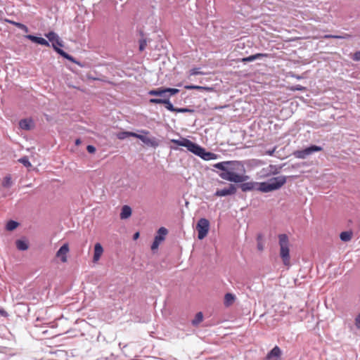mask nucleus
Masks as SVG:
<instances>
[{"mask_svg": "<svg viewBox=\"0 0 360 360\" xmlns=\"http://www.w3.org/2000/svg\"><path fill=\"white\" fill-rule=\"evenodd\" d=\"M214 167L221 170L219 176L226 181L241 183L247 181L249 176L245 175L244 165L239 161H224L215 164Z\"/></svg>", "mask_w": 360, "mask_h": 360, "instance_id": "nucleus-1", "label": "nucleus"}, {"mask_svg": "<svg viewBox=\"0 0 360 360\" xmlns=\"http://www.w3.org/2000/svg\"><path fill=\"white\" fill-rule=\"evenodd\" d=\"M171 141L177 146L186 147L188 150L204 160H216L218 157L217 154L206 151L202 147L186 138H183L181 140L172 139Z\"/></svg>", "mask_w": 360, "mask_h": 360, "instance_id": "nucleus-2", "label": "nucleus"}, {"mask_svg": "<svg viewBox=\"0 0 360 360\" xmlns=\"http://www.w3.org/2000/svg\"><path fill=\"white\" fill-rule=\"evenodd\" d=\"M286 183L285 176H279L270 179L266 182L257 183V190L263 193H268L277 190Z\"/></svg>", "mask_w": 360, "mask_h": 360, "instance_id": "nucleus-3", "label": "nucleus"}, {"mask_svg": "<svg viewBox=\"0 0 360 360\" xmlns=\"http://www.w3.org/2000/svg\"><path fill=\"white\" fill-rule=\"evenodd\" d=\"M279 246H280V256L282 259L283 264L286 266L290 265V256L289 248V239L288 236L283 233L278 235Z\"/></svg>", "mask_w": 360, "mask_h": 360, "instance_id": "nucleus-4", "label": "nucleus"}, {"mask_svg": "<svg viewBox=\"0 0 360 360\" xmlns=\"http://www.w3.org/2000/svg\"><path fill=\"white\" fill-rule=\"evenodd\" d=\"M46 37L49 39V40L52 43V46L55 49V51L59 53L60 56L64 57L65 58L75 62V60L72 56L63 51L60 49V47L63 46V43L60 40L59 37L54 32H49L46 34Z\"/></svg>", "mask_w": 360, "mask_h": 360, "instance_id": "nucleus-5", "label": "nucleus"}, {"mask_svg": "<svg viewBox=\"0 0 360 360\" xmlns=\"http://www.w3.org/2000/svg\"><path fill=\"white\" fill-rule=\"evenodd\" d=\"M149 102L153 104H164L165 108L173 112H190L193 113L195 110L193 109L188 108H175L170 102L169 99H150Z\"/></svg>", "mask_w": 360, "mask_h": 360, "instance_id": "nucleus-6", "label": "nucleus"}, {"mask_svg": "<svg viewBox=\"0 0 360 360\" xmlns=\"http://www.w3.org/2000/svg\"><path fill=\"white\" fill-rule=\"evenodd\" d=\"M179 92V89L175 88H164L160 87L155 89L150 90L148 94L150 96H162V99L168 98L173 95Z\"/></svg>", "mask_w": 360, "mask_h": 360, "instance_id": "nucleus-7", "label": "nucleus"}, {"mask_svg": "<svg viewBox=\"0 0 360 360\" xmlns=\"http://www.w3.org/2000/svg\"><path fill=\"white\" fill-rule=\"evenodd\" d=\"M210 229V222L207 219L201 218L197 223L196 230L198 231V238L199 240L205 238Z\"/></svg>", "mask_w": 360, "mask_h": 360, "instance_id": "nucleus-8", "label": "nucleus"}, {"mask_svg": "<svg viewBox=\"0 0 360 360\" xmlns=\"http://www.w3.org/2000/svg\"><path fill=\"white\" fill-rule=\"evenodd\" d=\"M323 148L318 146H311L303 150H297L293 152L292 155L296 158L305 159L313 153L321 151Z\"/></svg>", "mask_w": 360, "mask_h": 360, "instance_id": "nucleus-9", "label": "nucleus"}, {"mask_svg": "<svg viewBox=\"0 0 360 360\" xmlns=\"http://www.w3.org/2000/svg\"><path fill=\"white\" fill-rule=\"evenodd\" d=\"M141 132L143 134H135V135H133V137L137 138L140 139L143 143L146 144L147 146L156 148L158 146L159 143L157 141V139L155 137H148L145 135H147L149 134L148 131L146 130H141Z\"/></svg>", "mask_w": 360, "mask_h": 360, "instance_id": "nucleus-10", "label": "nucleus"}, {"mask_svg": "<svg viewBox=\"0 0 360 360\" xmlns=\"http://www.w3.org/2000/svg\"><path fill=\"white\" fill-rule=\"evenodd\" d=\"M158 233V235L155 236V240L151 245V250L153 251L158 249L160 243L164 240L165 236L167 234V230L164 227H161L159 229Z\"/></svg>", "mask_w": 360, "mask_h": 360, "instance_id": "nucleus-11", "label": "nucleus"}, {"mask_svg": "<svg viewBox=\"0 0 360 360\" xmlns=\"http://www.w3.org/2000/svg\"><path fill=\"white\" fill-rule=\"evenodd\" d=\"M69 252V245L68 243H65L57 251L56 256L60 259L61 262L66 263L68 262V255Z\"/></svg>", "mask_w": 360, "mask_h": 360, "instance_id": "nucleus-12", "label": "nucleus"}, {"mask_svg": "<svg viewBox=\"0 0 360 360\" xmlns=\"http://www.w3.org/2000/svg\"><path fill=\"white\" fill-rule=\"evenodd\" d=\"M236 192V188L233 184H229L228 188H225L224 189L217 190L215 193L216 196H226L229 195H233Z\"/></svg>", "mask_w": 360, "mask_h": 360, "instance_id": "nucleus-13", "label": "nucleus"}, {"mask_svg": "<svg viewBox=\"0 0 360 360\" xmlns=\"http://www.w3.org/2000/svg\"><path fill=\"white\" fill-rule=\"evenodd\" d=\"M282 352L278 346H275L266 355V360H278Z\"/></svg>", "mask_w": 360, "mask_h": 360, "instance_id": "nucleus-14", "label": "nucleus"}, {"mask_svg": "<svg viewBox=\"0 0 360 360\" xmlns=\"http://www.w3.org/2000/svg\"><path fill=\"white\" fill-rule=\"evenodd\" d=\"M103 253V248L102 245L97 243L94 245V257H93V262L94 263H96L100 259L101 255Z\"/></svg>", "mask_w": 360, "mask_h": 360, "instance_id": "nucleus-15", "label": "nucleus"}, {"mask_svg": "<svg viewBox=\"0 0 360 360\" xmlns=\"http://www.w3.org/2000/svg\"><path fill=\"white\" fill-rule=\"evenodd\" d=\"M19 127L22 129L30 130L34 128V124L32 119H23L19 122Z\"/></svg>", "mask_w": 360, "mask_h": 360, "instance_id": "nucleus-16", "label": "nucleus"}, {"mask_svg": "<svg viewBox=\"0 0 360 360\" xmlns=\"http://www.w3.org/2000/svg\"><path fill=\"white\" fill-rule=\"evenodd\" d=\"M25 37L31 40L32 42H34V43H37V44H39L41 45H44L46 46H49V41L42 37H35V36H33L31 34L25 35Z\"/></svg>", "mask_w": 360, "mask_h": 360, "instance_id": "nucleus-17", "label": "nucleus"}, {"mask_svg": "<svg viewBox=\"0 0 360 360\" xmlns=\"http://www.w3.org/2000/svg\"><path fill=\"white\" fill-rule=\"evenodd\" d=\"M242 184L240 185V188L244 192L250 191L252 190H257V182H241Z\"/></svg>", "mask_w": 360, "mask_h": 360, "instance_id": "nucleus-18", "label": "nucleus"}, {"mask_svg": "<svg viewBox=\"0 0 360 360\" xmlns=\"http://www.w3.org/2000/svg\"><path fill=\"white\" fill-rule=\"evenodd\" d=\"M236 300V297L235 295L231 292L226 293L224 299V304L226 307H229L233 304Z\"/></svg>", "mask_w": 360, "mask_h": 360, "instance_id": "nucleus-19", "label": "nucleus"}, {"mask_svg": "<svg viewBox=\"0 0 360 360\" xmlns=\"http://www.w3.org/2000/svg\"><path fill=\"white\" fill-rule=\"evenodd\" d=\"M269 54L268 53H256L255 55H251L248 57H246V58H242V61L243 62H251V61H253L256 59H259V58H267L269 57Z\"/></svg>", "mask_w": 360, "mask_h": 360, "instance_id": "nucleus-20", "label": "nucleus"}, {"mask_svg": "<svg viewBox=\"0 0 360 360\" xmlns=\"http://www.w3.org/2000/svg\"><path fill=\"white\" fill-rule=\"evenodd\" d=\"M131 215V209L128 205H124L122 207L120 218L122 219H125L129 218Z\"/></svg>", "mask_w": 360, "mask_h": 360, "instance_id": "nucleus-21", "label": "nucleus"}, {"mask_svg": "<svg viewBox=\"0 0 360 360\" xmlns=\"http://www.w3.org/2000/svg\"><path fill=\"white\" fill-rule=\"evenodd\" d=\"M184 88L186 89H188V90H191V89H197V90H200V91H208V92H211L214 90V89L212 87H209V86H198V85H186L184 86Z\"/></svg>", "mask_w": 360, "mask_h": 360, "instance_id": "nucleus-22", "label": "nucleus"}, {"mask_svg": "<svg viewBox=\"0 0 360 360\" xmlns=\"http://www.w3.org/2000/svg\"><path fill=\"white\" fill-rule=\"evenodd\" d=\"M15 245L19 250H26L29 248L27 243L22 240H16Z\"/></svg>", "mask_w": 360, "mask_h": 360, "instance_id": "nucleus-23", "label": "nucleus"}, {"mask_svg": "<svg viewBox=\"0 0 360 360\" xmlns=\"http://www.w3.org/2000/svg\"><path fill=\"white\" fill-rule=\"evenodd\" d=\"M352 233L350 231H343L340 233V238L342 241H349L352 239Z\"/></svg>", "mask_w": 360, "mask_h": 360, "instance_id": "nucleus-24", "label": "nucleus"}, {"mask_svg": "<svg viewBox=\"0 0 360 360\" xmlns=\"http://www.w3.org/2000/svg\"><path fill=\"white\" fill-rule=\"evenodd\" d=\"M203 320V314L202 312H198L195 316V318L192 321V324L193 326H197L200 323H201Z\"/></svg>", "mask_w": 360, "mask_h": 360, "instance_id": "nucleus-25", "label": "nucleus"}, {"mask_svg": "<svg viewBox=\"0 0 360 360\" xmlns=\"http://www.w3.org/2000/svg\"><path fill=\"white\" fill-rule=\"evenodd\" d=\"M12 179L11 175L6 176L2 181V186L4 188H10L12 185Z\"/></svg>", "mask_w": 360, "mask_h": 360, "instance_id": "nucleus-26", "label": "nucleus"}, {"mask_svg": "<svg viewBox=\"0 0 360 360\" xmlns=\"http://www.w3.org/2000/svg\"><path fill=\"white\" fill-rule=\"evenodd\" d=\"M349 37H351V35L349 34H345L343 36L333 34H326L323 36L324 39H347Z\"/></svg>", "mask_w": 360, "mask_h": 360, "instance_id": "nucleus-27", "label": "nucleus"}, {"mask_svg": "<svg viewBox=\"0 0 360 360\" xmlns=\"http://www.w3.org/2000/svg\"><path fill=\"white\" fill-rule=\"evenodd\" d=\"M135 132H131V131H123V132H120L119 134H117V137L119 139H124L127 137H129V136H132L133 137V135H135Z\"/></svg>", "mask_w": 360, "mask_h": 360, "instance_id": "nucleus-28", "label": "nucleus"}, {"mask_svg": "<svg viewBox=\"0 0 360 360\" xmlns=\"http://www.w3.org/2000/svg\"><path fill=\"white\" fill-rule=\"evenodd\" d=\"M18 226V222L13 221V220H10L6 224V230H8V231H13V230L15 229Z\"/></svg>", "mask_w": 360, "mask_h": 360, "instance_id": "nucleus-29", "label": "nucleus"}, {"mask_svg": "<svg viewBox=\"0 0 360 360\" xmlns=\"http://www.w3.org/2000/svg\"><path fill=\"white\" fill-rule=\"evenodd\" d=\"M18 161L26 167H32V164L29 161V159L27 156L21 158L20 159L18 160Z\"/></svg>", "mask_w": 360, "mask_h": 360, "instance_id": "nucleus-30", "label": "nucleus"}, {"mask_svg": "<svg viewBox=\"0 0 360 360\" xmlns=\"http://www.w3.org/2000/svg\"><path fill=\"white\" fill-rule=\"evenodd\" d=\"M257 249L259 251H262L264 250V245L262 242V236H259L257 238Z\"/></svg>", "mask_w": 360, "mask_h": 360, "instance_id": "nucleus-31", "label": "nucleus"}, {"mask_svg": "<svg viewBox=\"0 0 360 360\" xmlns=\"http://www.w3.org/2000/svg\"><path fill=\"white\" fill-rule=\"evenodd\" d=\"M146 45H147V42H146V39L140 40V41H139V50H140V51H143L145 49Z\"/></svg>", "mask_w": 360, "mask_h": 360, "instance_id": "nucleus-32", "label": "nucleus"}, {"mask_svg": "<svg viewBox=\"0 0 360 360\" xmlns=\"http://www.w3.org/2000/svg\"><path fill=\"white\" fill-rule=\"evenodd\" d=\"M204 75L202 72L198 70V68H193L190 70V75Z\"/></svg>", "mask_w": 360, "mask_h": 360, "instance_id": "nucleus-33", "label": "nucleus"}, {"mask_svg": "<svg viewBox=\"0 0 360 360\" xmlns=\"http://www.w3.org/2000/svg\"><path fill=\"white\" fill-rule=\"evenodd\" d=\"M17 27L23 30L25 32H28L29 30L28 27L25 25L24 24H22L20 22V24H17Z\"/></svg>", "mask_w": 360, "mask_h": 360, "instance_id": "nucleus-34", "label": "nucleus"}, {"mask_svg": "<svg viewBox=\"0 0 360 360\" xmlns=\"http://www.w3.org/2000/svg\"><path fill=\"white\" fill-rule=\"evenodd\" d=\"M352 59L355 61H359L360 60V51H356L354 53L352 56Z\"/></svg>", "mask_w": 360, "mask_h": 360, "instance_id": "nucleus-35", "label": "nucleus"}, {"mask_svg": "<svg viewBox=\"0 0 360 360\" xmlns=\"http://www.w3.org/2000/svg\"><path fill=\"white\" fill-rule=\"evenodd\" d=\"M291 90L292 91H304L305 90V87L301 86V85H296L295 86L291 87Z\"/></svg>", "mask_w": 360, "mask_h": 360, "instance_id": "nucleus-36", "label": "nucleus"}, {"mask_svg": "<svg viewBox=\"0 0 360 360\" xmlns=\"http://www.w3.org/2000/svg\"><path fill=\"white\" fill-rule=\"evenodd\" d=\"M355 326L358 329H360V313L355 318Z\"/></svg>", "mask_w": 360, "mask_h": 360, "instance_id": "nucleus-37", "label": "nucleus"}, {"mask_svg": "<svg viewBox=\"0 0 360 360\" xmlns=\"http://www.w3.org/2000/svg\"><path fill=\"white\" fill-rule=\"evenodd\" d=\"M86 150L89 153H94L96 151L95 147L91 145L87 146Z\"/></svg>", "mask_w": 360, "mask_h": 360, "instance_id": "nucleus-38", "label": "nucleus"}, {"mask_svg": "<svg viewBox=\"0 0 360 360\" xmlns=\"http://www.w3.org/2000/svg\"><path fill=\"white\" fill-rule=\"evenodd\" d=\"M276 150V148H274L272 150H268L266 152V154L269 155H272L274 153V151Z\"/></svg>", "mask_w": 360, "mask_h": 360, "instance_id": "nucleus-39", "label": "nucleus"}, {"mask_svg": "<svg viewBox=\"0 0 360 360\" xmlns=\"http://www.w3.org/2000/svg\"><path fill=\"white\" fill-rule=\"evenodd\" d=\"M0 314L4 316H6L7 312L6 311H4V309H0Z\"/></svg>", "mask_w": 360, "mask_h": 360, "instance_id": "nucleus-40", "label": "nucleus"}, {"mask_svg": "<svg viewBox=\"0 0 360 360\" xmlns=\"http://www.w3.org/2000/svg\"><path fill=\"white\" fill-rule=\"evenodd\" d=\"M228 105H224V106H217L215 107L214 109L215 110H219V109H221V108H226Z\"/></svg>", "mask_w": 360, "mask_h": 360, "instance_id": "nucleus-41", "label": "nucleus"}, {"mask_svg": "<svg viewBox=\"0 0 360 360\" xmlns=\"http://www.w3.org/2000/svg\"><path fill=\"white\" fill-rule=\"evenodd\" d=\"M81 144V140L79 139H77L75 140V145L79 146Z\"/></svg>", "mask_w": 360, "mask_h": 360, "instance_id": "nucleus-42", "label": "nucleus"}, {"mask_svg": "<svg viewBox=\"0 0 360 360\" xmlns=\"http://www.w3.org/2000/svg\"><path fill=\"white\" fill-rule=\"evenodd\" d=\"M139 237V232H136V233L134 235V240H136Z\"/></svg>", "mask_w": 360, "mask_h": 360, "instance_id": "nucleus-43", "label": "nucleus"}, {"mask_svg": "<svg viewBox=\"0 0 360 360\" xmlns=\"http://www.w3.org/2000/svg\"><path fill=\"white\" fill-rule=\"evenodd\" d=\"M10 23L14 25L17 27V24H20V22H14V21H8Z\"/></svg>", "mask_w": 360, "mask_h": 360, "instance_id": "nucleus-44", "label": "nucleus"}]
</instances>
